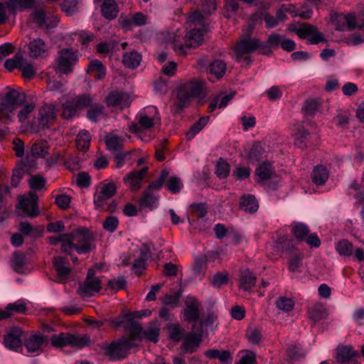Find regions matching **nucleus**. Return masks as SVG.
Segmentation results:
<instances>
[{
	"instance_id": "a878e982",
	"label": "nucleus",
	"mask_w": 364,
	"mask_h": 364,
	"mask_svg": "<svg viewBox=\"0 0 364 364\" xmlns=\"http://www.w3.org/2000/svg\"><path fill=\"white\" fill-rule=\"evenodd\" d=\"M159 203V196L150 191L145 190L141 198L139 200V205L141 208H148L152 209L156 207Z\"/></svg>"
},
{
	"instance_id": "c85d7f7f",
	"label": "nucleus",
	"mask_w": 364,
	"mask_h": 364,
	"mask_svg": "<svg viewBox=\"0 0 364 364\" xmlns=\"http://www.w3.org/2000/svg\"><path fill=\"white\" fill-rule=\"evenodd\" d=\"M240 208L245 212L255 213L259 208L258 201L253 195H244L240 201Z\"/></svg>"
},
{
	"instance_id": "3c124183",
	"label": "nucleus",
	"mask_w": 364,
	"mask_h": 364,
	"mask_svg": "<svg viewBox=\"0 0 364 364\" xmlns=\"http://www.w3.org/2000/svg\"><path fill=\"white\" fill-rule=\"evenodd\" d=\"M105 107L103 105H93L87 111V117L92 122H97L98 118L104 114Z\"/></svg>"
},
{
	"instance_id": "338daca9",
	"label": "nucleus",
	"mask_w": 364,
	"mask_h": 364,
	"mask_svg": "<svg viewBox=\"0 0 364 364\" xmlns=\"http://www.w3.org/2000/svg\"><path fill=\"white\" fill-rule=\"evenodd\" d=\"M283 37L282 35L274 33L269 36L266 43L272 48L277 49L279 46L281 47Z\"/></svg>"
},
{
	"instance_id": "f3484780",
	"label": "nucleus",
	"mask_w": 364,
	"mask_h": 364,
	"mask_svg": "<svg viewBox=\"0 0 364 364\" xmlns=\"http://www.w3.org/2000/svg\"><path fill=\"white\" fill-rule=\"evenodd\" d=\"M358 355L359 353L351 346L339 345L336 348V360L339 364H345Z\"/></svg>"
},
{
	"instance_id": "79ce46f5",
	"label": "nucleus",
	"mask_w": 364,
	"mask_h": 364,
	"mask_svg": "<svg viewBox=\"0 0 364 364\" xmlns=\"http://www.w3.org/2000/svg\"><path fill=\"white\" fill-rule=\"evenodd\" d=\"M7 7L12 11L30 9L33 5V0H7Z\"/></svg>"
},
{
	"instance_id": "6e6552de",
	"label": "nucleus",
	"mask_w": 364,
	"mask_h": 364,
	"mask_svg": "<svg viewBox=\"0 0 364 364\" xmlns=\"http://www.w3.org/2000/svg\"><path fill=\"white\" fill-rule=\"evenodd\" d=\"M38 201V195L33 191H29L26 196L18 198L16 208L22 210L25 216L34 218L40 214Z\"/></svg>"
},
{
	"instance_id": "864d4df0",
	"label": "nucleus",
	"mask_w": 364,
	"mask_h": 364,
	"mask_svg": "<svg viewBox=\"0 0 364 364\" xmlns=\"http://www.w3.org/2000/svg\"><path fill=\"white\" fill-rule=\"evenodd\" d=\"M152 109L154 110L156 113V117H149L144 114H140L139 115V124L144 129H148L151 128L154 124V121L156 117L159 119V117H158L159 113L157 112V109H156V107H153Z\"/></svg>"
},
{
	"instance_id": "4be33fe9",
	"label": "nucleus",
	"mask_w": 364,
	"mask_h": 364,
	"mask_svg": "<svg viewBox=\"0 0 364 364\" xmlns=\"http://www.w3.org/2000/svg\"><path fill=\"white\" fill-rule=\"evenodd\" d=\"M119 11L118 5L114 0H105L101 6L102 15L108 20L116 18Z\"/></svg>"
},
{
	"instance_id": "6ab92c4d",
	"label": "nucleus",
	"mask_w": 364,
	"mask_h": 364,
	"mask_svg": "<svg viewBox=\"0 0 364 364\" xmlns=\"http://www.w3.org/2000/svg\"><path fill=\"white\" fill-rule=\"evenodd\" d=\"M184 319L188 322H195L199 318V303L196 298L191 297L186 301L183 309Z\"/></svg>"
},
{
	"instance_id": "4c0bfd02",
	"label": "nucleus",
	"mask_w": 364,
	"mask_h": 364,
	"mask_svg": "<svg viewBox=\"0 0 364 364\" xmlns=\"http://www.w3.org/2000/svg\"><path fill=\"white\" fill-rule=\"evenodd\" d=\"M291 232L299 240L303 241L310 232L308 226L304 223H294L292 224Z\"/></svg>"
},
{
	"instance_id": "39448f33",
	"label": "nucleus",
	"mask_w": 364,
	"mask_h": 364,
	"mask_svg": "<svg viewBox=\"0 0 364 364\" xmlns=\"http://www.w3.org/2000/svg\"><path fill=\"white\" fill-rule=\"evenodd\" d=\"M26 94L21 90L10 89L5 95L0 106V115L10 118V114L23 104Z\"/></svg>"
},
{
	"instance_id": "ddd939ff",
	"label": "nucleus",
	"mask_w": 364,
	"mask_h": 364,
	"mask_svg": "<svg viewBox=\"0 0 364 364\" xmlns=\"http://www.w3.org/2000/svg\"><path fill=\"white\" fill-rule=\"evenodd\" d=\"M197 324L193 326V331L183 338V348L185 353H192L200 346L203 338V329L199 325V329L195 331Z\"/></svg>"
},
{
	"instance_id": "9d476101",
	"label": "nucleus",
	"mask_w": 364,
	"mask_h": 364,
	"mask_svg": "<svg viewBox=\"0 0 364 364\" xmlns=\"http://www.w3.org/2000/svg\"><path fill=\"white\" fill-rule=\"evenodd\" d=\"M78 60L77 53L70 48H63L58 53L56 70L63 74L71 73Z\"/></svg>"
},
{
	"instance_id": "f704fd0d",
	"label": "nucleus",
	"mask_w": 364,
	"mask_h": 364,
	"mask_svg": "<svg viewBox=\"0 0 364 364\" xmlns=\"http://www.w3.org/2000/svg\"><path fill=\"white\" fill-rule=\"evenodd\" d=\"M207 268V257L205 255H200L195 259V263L193 266V275L201 278L204 276Z\"/></svg>"
},
{
	"instance_id": "5fc2aeb1",
	"label": "nucleus",
	"mask_w": 364,
	"mask_h": 364,
	"mask_svg": "<svg viewBox=\"0 0 364 364\" xmlns=\"http://www.w3.org/2000/svg\"><path fill=\"white\" fill-rule=\"evenodd\" d=\"M77 3L76 0H63L60 4V7L68 16H73L77 11Z\"/></svg>"
},
{
	"instance_id": "2f4dec72",
	"label": "nucleus",
	"mask_w": 364,
	"mask_h": 364,
	"mask_svg": "<svg viewBox=\"0 0 364 364\" xmlns=\"http://www.w3.org/2000/svg\"><path fill=\"white\" fill-rule=\"evenodd\" d=\"M141 59V55L136 51L127 52L123 55L122 63L125 67L134 69L139 65Z\"/></svg>"
},
{
	"instance_id": "473e14b6",
	"label": "nucleus",
	"mask_w": 364,
	"mask_h": 364,
	"mask_svg": "<svg viewBox=\"0 0 364 364\" xmlns=\"http://www.w3.org/2000/svg\"><path fill=\"white\" fill-rule=\"evenodd\" d=\"M28 55L31 58L41 57L46 50V44L41 38L34 39L28 44Z\"/></svg>"
},
{
	"instance_id": "a19ab883",
	"label": "nucleus",
	"mask_w": 364,
	"mask_h": 364,
	"mask_svg": "<svg viewBox=\"0 0 364 364\" xmlns=\"http://www.w3.org/2000/svg\"><path fill=\"white\" fill-rule=\"evenodd\" d=\"M91 136L86 130H82L79 132L76 139L77 147L81 151H86L90 147Z\"/></svg>"
},
{
	"instance_id": "5701e85b",
	"label": "nucleus",
	"mask_w": 364,
	"mask_h": 364,
	"mask_svg": "<svg viewBox=\"0 0 364 364\" xmlns=\"http://www.w3.org/2000/svg\"><path fill=\"white\" fill-rule=\"evenodd\" d=\"M344 18L349 30L364 29V9L358 16L353 13L348 14L345 16Z\"/></svg>"
},
{
	"instance_id": "13d9d810",
	"label": "nucleus",
	"mask_w": 364,
	"mask_h": 364,
	"mask_svg": "<svg viewBox=\"0 0 364 364\" xmlns=\"http://www.w3.org/2000/svg\"><path fill=\"white\" fill-rule=\"evenodd\" d=\"M166 186L172 193H177L180 192L183 184L179 178L171 176L168 179Z\"/></svg>"
},
{
	"instance_id": "c03bdc74",
	"label": "nucleus",
	"mask_w": 364,
	"mask_h": 364,
	"mask_svg": "<svg viewBox=\"0 0 364 364\" xmlns=\"http://www.w3.org/2000/svg\"><path fill=\"white\" fill-rule=\"evenodd\" d=\"M71 99L68 100L62 105V117L66 119H70L77 114L78 109Z\"/></svg>"
},
{
	"instance_id": "f8f14e48",
	"label": "nucleus",
	"mask_w": 364,
	"mask_h": 364,
	"mask_svg": "<svg viewBox=\"0 0 364 364\" xmlns=\"http://www.w3.org/2000/svg\"><path fill=\"white\" fill-rule=\"evenodd\" d=\"M295 33L300 38L309 37L308 42L310 44L315 45L326 41L316 26L307 23H303L300 28L295 29Z\"/></svg>"
},
{
	"instance_id": "ea45409f",
	"label": "nucleus",
	"mask_w": 364,
	"mask_h": 364,
	"mask_svg": "<svg viewBox=\"0 0 364 364\" xmlns=\"http://www.w3.org/2000/svg\"><path fill=\"white\" fill-rule=\"evenodd\" d=\"M264 149L259 143H255L248 153L247 159L249 163L255 164L258 162L262 157Z\"/></svg>"
},
{
	"instance_id": "0e129e2a",
	"label": "nucleus",
	"mask_w": 364,
	"mask_h": 364,
	"mask_svg": "<svg viewBox=\"0 0 364 364\" xmlns=\"http://www.w3.org/2000/svg\"><path fill=\"white\" fill-rule=\"evenodd\" d=\"M33 21L36 23L40 28L44 27L46 23V13L43 9H37L32 13Z\"/></svg>"
},
{
	"instance_id": "20e7f679",
	"label": "nucleus",
	"mask_w": 364,
	"mask_h": 364,
	"mask_svg": "<svg viewBox=\"0 0 364 364\" xmlns=\"http://www.w3.org/2000/svg\"><path fill=\"white\" fill-rule=\"evenodd\" d=\"M259 47V41L257 38H252L249 35L242 36L235 49V60L244 62L249 65L252 62L249 54L254 52Z\"/></svg>"
},
{
	"instance_id": "423d86ee",
	"label": "nucleus",
	"mask_w": 364,
	"mask_h": 364,
	"mask_svg": "<svg viewBox=\"0 0 364 364\" xmlns=\"http://www.w3.org/2000/svg\"><path fill=\"white\" fill-rule=\"evenodd\" d=\"M75 245V250L78 254H85L90 252L94 247L92 233L85 228H79L70 233Z\"/></svg>"
},
{
	"instance_id": "f03ea898",
	"label": "nucleus",
	"mask_w": 364,
	"mask_h": 364,
	"mask_svg": "<svg viewBox=\"0 0 364 364\" xmlns=\"http://www.w3.org/2000/svg\"><path fill=\"white\" fill-rule=\"evenodd\" d=\"M51 344L56 348L71 346L82 348L87 346L90 343V338L87 335L72 334L70 333H60L54 334L50 337Z\"/></svg>"
},
{
	"instance_id": "aec40b11",
	"label": "nucleus",
	"mask_w": 364,
	"mask_h": 364,
	"mask_svg": "<svg viewBox=\"0 0 364 364\" xmlns=\"http://www.w3.org/2000/svg\"><path fill=\"white\" fill-rule=\"evenodd\" d=\"M204 33L203 28H193L185 36L186 47L196 48L201 45Z\"/></svg>"
},
{
	"instance_id": "774afa93",
	"label": "nucleus",
	"mask_w": 364,
	"mask_h": 364,
	"mask_svg": "<svg viewBox=\"0 0 364 364\" xmlns=\"http://www.w3.org/2000/svg\"><path fill=\"white\" fill-rule=\"evenodd\" d=\"M250 168L237 166L232 171V176L237 180H244L247 178L250 175Z\"/></svg>"
},
{
	"instance_id": "69168bd1",
	"label": "nucleus",
	"mask_w": 364,
	"mask_h": 364,
	"mask_svg": "<svg viewBox=\"0 0 364 364\" xmlns=\"http://www.w3.org/2000/svg\"><path fill=\"white\" fill-rule=\"evenodd\" d=\"M228 281V274L227 272L216 273L212 280V285L215 287L220 288L222 285L227 284Z\"/></svg>"
},
{
	"instance_id": "c9c22d12",
	"label": "nucleus",
	"mask_w": 364,
	"mask_h": 364,
	"mask_svg": "<svg viewBox=\"0 0 364 364\" xmlns=\"http://www.w3.org/2000/svg\"><path fill=\"white\" fill-rule=\"evenodd\" d=\"M160 326L157 321H152L149 323L147 330L143 331V337L146 340L156 343L159 340Z\"/></svg>"
},
{
	"instance_id": "58836bf2",
	"label": "nucleus",
	"mask_w": 364,
	"mask_h": 364,
	"mask_svg": "<svg viewBox=\"0 0 364 364\" xmlns=\"http://www.w3.org/2000/svg\"><path fill=\"white\" fill-rule=\"evenodd\" d=\"M31 154L35 157L44 158L48 154V146L46 141L41 140L35 142L31 146Z\"/></svg>"
},
{
	"instance_id": "4d7b16f0",
	"label": "nucleus",
	"mask_w": 364,
	"mask_h": 364,
	"mask_svg": "<svg viewBox=\"0 0 364 364\" xmlns=\"http://www.w3.org/2000/svg\"><path fill=\"white\" fill-rule=\"evenodd\" d=\"M309 132L307 129L303 127H299L294 134L295 136V145L299 148H304L305 146L304 141L309 136Z\"/></svg>"
},
{
	"instance_id": "bb28decb",
	"label": "nucleus",
	"mask_w": 364,
	"mask_h": 364,
	"mask_svg": "<svg viewBox=\"0 0 364 364\" xmlns=\"http://www.w3.org/2000/svg\"><path fill=\"white\" fill-rule=\"evenodd\" d=\"M256 277L250 271L245 269L241 271L240 287L244 291H250L256 283Z\"/></svg>"
},
{
	"instance_id": "dca6fc26",
	"label": "nucleus",
	"mask_w": 364,
	"mask_h": 364,
	"mask_svg": "<svg viewBox=\"0 0 364 364\" xmlns=\"http://www.w3.org/2000/svg\"><path fill=\"white\" fill-rule=\"evenodd\" d=\"M68 260L61 256H56L53 258V265L57 273L56 281L64 282L69 277L70 268L68 267Z\"/></svg>"
},
{
	"instance_id": "2eb2a0df",
	"label": "nucleus",
	"mask_w": 364,
	"mask_h": 364,
	"mask_svg": "<svg viewBox=\"0 0 364 364\" xmlns=\"http://www.w3.org/2000/svg\"><path fill=\"white\" fill-rule=\"evenodd\" d=\"M106 102L107 107H119L122 109L129 106L131 100L127 93L114 91L108 95Z\"/></svg>"
},
{
	"instance_id": "8fccbe9b",
	"label": "nucleus",
	"mask_w": 364,
	"mask_h": 364,
	"mask_svg": "<svg viewBox=\"0 0 364 364\" xmlns=\"http://www.w3.org/2000/svg\"><path fill=\"white\" fill-rule=\"evenodd\" d=\"M320 103L316 99L307 100L302 107L306 114L314 116L318 111Z\"/></svg>"
},
{
	"instance_id": "1a4fd4ad",
	"label": "nucleus",
	"mask_w": 364,
	"mask_h": 364,
	"mask_svg": "<svg viewBox=\"0 0 364 364\" xmlns=\"http://www.w3.org/2000/svg\"><path fill=\"white\" fill-rule=\"evenodd\" d=\"M257 177V181L263 186H267L271 189L277 188L278 177L273 170L272 165L270 163L264 162L258 166L255 170Z\"/></svg>"
},
{
	"instance_id": "603ef678",
	"label": "nucleus",
	"mask_w": 364,
	"mask_h": 364,
	"mask_svg": "<svg viewBox=\"0 0 364 364\" xmlns=\"http://www.w3.org/2000/svg\"><path fill=\"white\" fill-rule=\"evenodd\" d=\"M23 63V58L21 54L16 53L14 58L7 59L5 61L4 67L9 70L12 71L14 68H19Z\"/></svg>"
},
{
	"instance_id": "052dcab7",
	"label": "nucleus",
	"mask_w": 364,
	"mask_h": 364,
	"mask_svg": "<svg viewBox=\"0 0 364 364\" xmlns=\"http://www.w3.org/2000/svg\"><path fill=\"white\" fill-rule=\"evenodd\" d=\"M35 104L33 102L25 105L18 112V118L20 122L23 123L28 119L29 114L34 110Z\"/></svg>"
},
{
	"instance_id": "f257e3e1",
	"label": "nucleus",
	"mask_w": 364,
	"mask_h": 364,
	"mask_svg": "<svg viewBox=\"0 0 364 364\" xmlns=\"http://www.w3.org/2000/svg\"><path fill=\"white\" fill-rule=\"evenodd\" d=\"M203 85L200 81L193 80L184 83L178 90L176 99L171 107L173 114H179L193 97H201Z\"/></svg>"
},
{
	"instance_id": "cd10ccee",
	"label": "nucleus",
	"mask_w": 364,
	"mask_h": 364,
	"mask_svg": "<svg viewBox=\"0 0 364 364\" xmlns=\"http://www.w3.org/2000/svg\"><path fill=\"white\" fill-rule=\"evenodd\" d=\"M27 263L26 255L20 251H15L11 260L12 269L17 273H23Z\"/></svg>"
},
{
	"instance_id": "7ed1b4c3",
	"label": "nucleus",
	"mask_w": 364,
	"mask_h": 364,
	"mask_svg": "<svg viewBox=\"0 0 364 364\" xmlns=\"http://www.w3.org/2000/svg\"><path fill=\"white\" fill-rule=\"evenodd\" d=\"M56 107L53 104H45L38 109L37 123L31 124L30 129L33 133L39 134L49 129L56 119Z\"/></svg>"
},
{
	"instance_id": "680f3d73",
	"label": "nucleus",
	"mask_w": 364,
	"mask_h": 364,
	"mask_svg": "<svg viewBox=\"0 0 364 364\" xmlns=\"http://www.w3.org/2000/svg\"><path fill=\"white\" fill-rule=\"evenodd\" d=\"M99 191L102 193V196H105L111 198L117 192L116 185L113 182L107 183H102L100 187Z\"/></svg>"
},
{
	"instance_id": "6e6d98bb",
	"label": "nucleus",
	"mask_w": 364,
	"mask_h": 364,
	"mask_svg": "<svg viewBox=\"0 0 364 364\" xmlns=\"http://www.w3.org/2000/svg\"><path fill=\"white\" fill-rule=\"evenodd\" d=\"M28 184L32 190L41 191L46 185V179L41 176L33 175L29 178Z\"/></svg>"
},
{
	"instance_id": "0eeeda50",
	"label": "nucleus",
	"mask_w": 364,
	"mask_h": 364,
	"mask_svg": "<svg viewBox=\"0 0 364 364\" xmlns=\"http://www.w3.org/2000/svg\"><path fill=\"white\" fill-rule=\"evenodd\" d=\"M134 346L132 339L122 338L117 341H113L105 349V354L110 360H119L127 357L129 350Z\"/></svg>"
},
{
	"instance_id": "393cba45",
	"label": "nucleus",
	"mask_w": 364,
	"mask_h": 364,
	"mask_svg": "<svg viewBox=\"0 0 364 364\" xmlns=\"http://www.w3.org/2000/svg\"><path fill=\"white\" fill-rule=\"evenodd\" d=\"M124 139L115 134L114 132L106 134L105 136V141L107 149L109 151H119L123 148V143Z\"/></svg>"
},
{
	"instance_id": "e433bc0d",
	"label": "nucleus",
	"mask_w": 364,
	"mask_h": 364,
	"mask_svg": "<svg viewBox=\"0 0 364 364\" xmlns=\"http://www.w3.org/2000/svg\"><path fill=\"white\" fill-rule=\"evenodd\" d=\"M209 117H202L196 123H194L186 133V139L191 140L195 136L199 133L203 127L207 124Z\"/></svg>"
},
{
	"instance_id": "c756f323",
	"label": "nucleus",
	"mask_w": 364,
	"mask_h": 364,
	"mask_svg": "<svg viewBox=\"0 0 364 364\" xmlns=\"http://www.w3.org/2000/svg\"><path fill=\"white\" fill-rule=\"evenodd\" d=\"M328 176V171L322 165L315 166L311 173L312 181L317 186L323 185Z\"/></svg>"
},
{
	"instance_id": "b1692460",
	"label": "nucleus",
	"mask_w": 364,
	"mask_h": 364,
	"mask_svg": "<svg viewBox=\"0 0 364 364\" xmlns=\"http://www.w3.org/2000/svg\"><path fill=\"white\" fill-rule=\"evenodd\" d=\"M204 355L210 359H218L221 364H229L232 360V357L229 350L208 349L204 352Z\"/></svg>"
},
{
	"instance_id": "e2e57ef3",
	"label": "nucleus",
	"mask_w": 364,
	"mask_h": 364,
	"mask_svg": "<svg viewBox=\"0 0 364 364\" xmlns=\"http://www.w3.org/2000/svg\"><path fill=\"white\" fill-rule=\"evenodd\" d=\"M126 284L127 281L124 277H119L117 279H109L107 283L108 287L114 291L124 289Z\"/></svg>"
},
{
	"instance_id": "4468645a",
	"label": "nucleus",
	"mask_w": 364,
	"mask_h": 364,
	"mask_svg": "<svg viewBox=\"0 0 364 364\" xmlns=\"http://www.w3.org/2000/svg\"><path fill=\"white\" fill-rule=\"evenodd\" d=\"M48 338L41 333L31 336L24 342V346L28 353H36L38 355L42 352L43 348L47 345Z\"/></svg>"
},
{
	"instance_id": "37998d69",
	"label": "nucleus",
	"mask_w": 364,
	"mask_h": 364,
	"mask_svg": "<svg viewBox=\"0 0 364 364\" xmlns=\"http://www.w3.org/2000/svg\"><path fill=\"white\" fill-rule=\"evenodd\" d=\"M169 338L175 341L179 342L185 337V330L179 324H171L168 327Z\"/></svg>"
},
{
	"instance_id": "a18cd8bd",
	"label": "nucleus",
	"mask_w": 364,
	"mask_h": 364,
	"mask_svg": "<svg viewBox=\"0 0 364 364\" xmlns=\"http://www.w3.org/2000/svg\"><path fill=\"white\" fill-rule=\"evenodd\" d=\"M230 171V164L223 158H220L215 166V174L220 178H227Z\"/></svg>"
},
{
	"instance_id": "49530a36",
	"label": "nucleus",
	"mask_w": 364,
	"mask_h": 364,
	"mask_svg": "<svg viewBox=\"0 0 364 364\" xmlns=\"http://www.w3.org/2000/svg\"><path fill=\"white\" fill-rule=\"evenodd\" d=\"M226 63L223 60H216L210 65V71L218 78L222 77L226 71Z\"/></svg>"
},
{
	"instance_id": "9b49d317",
	"label": "nucleus",
	"mask_w": 364,
	"mask_h": 364,
	"mask_svg": "<svg viewBox=\"0 0 364 364\" xmlns=\"http://www.w3.org/2000/svg\"><path fill=\"white\" fill-rule=\"evenodd\" d=\"M100 280L95 277V272L90 269L85 280L79 284V294L83 296H91L101 289Z\"/></svg>"
},
{
	"instance_id": "09e8293b",
	"label": "nucleus",
	"mask_w": 364,
	"mask_h": 364,
	"mask_svg": "<svg viewBox=\"0 0 364 364\" xmlns=\"http://www.w3.org/2000/svg\"><path fill=\"white\" fill-rule=\"evenodd\" d=\"M337 252L343 256H350L353 252V244L347 240H341L336 244Z\"/></svg>"
},
{
	"instance_id": "bf43d9fd",
	"label": "nucleus",
	"mask_w": 364,
	"mask_h": 364,
	"mask_svg": "<svg viewBox=\"0 0 364 364\" xmlns=\"http://www.w3.org/2000/svg\"><path fill=\"white\" fill-rule=\"evenodd\" d=\"M71 100L75 102L74 104L78 109L88 107L92 102V98L87 95L75 96Z\"/></svg>"
},
{
	"instance_id": "7c9ffc66",
	"label": "nucleus",
	"mask_w": 364,
	"mask_h": 364,
	"mask_svg": "<svg viewBox=\"0 0 364 364\" xmlns=\"http://www.w3.org/2000/svg\"><path fill=\"white\" fill-rule=\"evenodd\" d=\"M124 328L129 335L128 338L132 339L133 343L134 340L143 338V330L139 323L135 321H127Z\"/></svg>"
},
{
	"instance_id": "72a5a7b5",
	"label": "nucleus",
	"mask_w": 364,
	"mask_h": 364,
	"mask_svg": "<svg viewBox=\"0 0 364 364\" xmlns=\"http://www.w3.org/2000/svg\"><path fill=\"white\" fill-rule=\"evenodd\" d=\"M309 318L316 323L327 316L326 309L321 304H316L309 308Z\"/></svg>"
},
{
	"instance_id": "a211bd4d",
	"label": "nucleus",
	"mask_w": 364,
	"mask_h": 364,
	"mask_svg": "<svg viewBox=\"0 0 364 364\" xmlns=\"http://www.w3.org/2000/svg\"><path fill=\"white\" fill-rule=\"evenodd\" d=\"M148 171L147 167L139 171H134L124 177V183L128 184L132 190H139L141 187V181Z\"/></svg>"
},
{
	"instance_id": "412c9836",
	"label": "nucleus",
	"mask_w": 364,
	"mask_h": 364,
	"mask_svg": "<svg viewBox=\"0 0 364 364\" xmlns=\"http://www.w3.org/2000/svg\"><path fill=\"white\" fill-rule=\"evenodd\" d=\"M22 331L20 328H14L4 336V343L7 348L12 350H17L21 347Z\"/></svg>"
},
{
	"instance_id": "de8ad7c7",
	"label": "nucleus",
	"mask_w": 364,
	"mask_h": 364,
	"mask_svg": "<svg viewBox=\"0 0 364 364\" xmlns=\"http://www.w3.org/2000/svg\"><path fill=\"white\" fill-rule=\"evenodd\" d=\"M276 306L284 312H289L294 307V301L286 296H279L275 302Z\"/></svg>"
}]
</instances>
